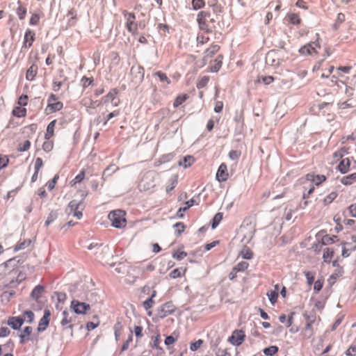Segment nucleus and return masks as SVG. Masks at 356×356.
<instances>
[{
	"instance_id": "obj_1",
	"label": "nucleus",
	"mask_w": 356,
	"mask_h": 356,
	"mask_svg": "<svg viewBox=\"0 0 356 356\" xmlns=\"http://www.w3.org/2000/svg\"><path fill=\"white\" fill-rule=\"evenodd\" d=\"M197 23L199 29L207 33L212 32V29L214 27L216 19L211 17V13L207 10H202L197 15Z\"/></svg>"
},
{
	"instance_id": "obj_2",
	"label": "nucleus",
	"mask_w": 356,
	"mask_h": 356,
	"mask_svg": "<svg viewBox=\"0 0 356 356\" xmlns=\"http://www.w3.org/2000/svg\"><path fill=\"white\" fill-rule=\"evenodd\" d=\"M327 178L323 175H315L314 173H308L305 177L299 179V183L302 186L303 189H307V184H312L315 186H319L322 183L326 181Z\"/></svg>"
},
{
	"instance_id": "obj_3",
	"label": "nucleus",
	"mask_w": 356,
	"mask_h": 356,
	"mask_svg": "<svg viewBox=\"0 0 356 356\" xmlns=\"http://www.w3.org/2000/svg\"><path fill=\"white\" fill-rule=\"evenodd\" d=\"M126 212L121 209L114 210L109 213L108 218L111 225L115 228H124L127 225Z\"/></svg>"
},
{
	"instance_id": "obj_4",
	"label": "nucleus",
	"mask_w": 356,
	"mask_h": 356,
	"mask_svg": "<svg viewBox=\"0 0 356 356\" xmlns=\"http://www.w3.org/2000/svg\"><path fill=\"white\" fill-rule=\"evenodd\" d=\"M122 14L125 19L124 26L126 29L132 35H136L138 33V25L135 13L123 10Z\"/></svg>"
},
{
	"instance_id": "obj_5",
	"label": "nucleus",
	"mask_w": 356,
	"mask_h": 356,
	"mask_svg": "<svg viewBox=\"0 0 356 356\" xmlns=\"http://www.w3.org/2000/svg\"><path fill=\"white\" fill-rule=\"evenodd\" d=\"M240 230L243 234L241 242L245 245L250 243L256 232L255 225L252 223L242 225Z\"/></svg>"
},
{
	"instance_id": "obj_6",
	"label": "nucleus",
	"mask_w": 356,
	"mask_h": 356,
	"mask_svg": "<svg viewBox=\"0 0 356 356\" xmlns=\"http://www.w3.org/2000/svg\"><path fill=\"white\" fill-rule=\"evenodd\" d=\"M321 49V44L318 42V40L314 42H312L302 47L299 49V52L300 54L304 56H316L318 53V50Z\"/></svg>"
},
{
	"instance_id": "obj_7",
	"label": "nucleus",
	"mask_w": 356,
	"mask_h": 356,
	"mask_svg": "<svg viewBox=\"0 0 356 356\" xmlns=\"http://www.w3.org/2000/svg\"><path fill=\"white\" fill-rule=\"evenodd\" d=\"M246 334L243 330H234L228 337L227 341L234 346H240L245 341Z\"/></svg>"
},
{
	"instance_id": "obj_8",
	"label": "nucleus",
	"mask_w": 356,
	"mask_h": 356,
	"mask_svg": "<svg viewBox=\"0 0 356 356\" xmlns=\"http://www.w3.org/2000/svg\"><path fill=\"white\" fill-rule=\"evenodd\" d=\"M119 90L118 88H112L110 91L102 98L104 104L111 102L113 106H118L120 103V98L118 97Z\"/></svg>"
},
{
	"instance_id": "obj_9",
	"label": "nucleus",
	"mask_w": 356,
	"mask_h": 356,
	"mask_svg": "<svg viewBox=\"0 0 356 356\" xmlns=\"http://www.w3.org/2000/svg\"><path fill=\"white\" fill-rule=\"evenodd\" d=\"M70 308L77 314H85L90 309V306L86 302H81L79 300H73L71 302Z\"/></svg>"
},
{
	"instance_id": "obj_10",
	"label": "nucleus",
	"mask_w": 356,
	"mask_h": 356,
	"mask_svg": "<svg viewBox=\"0 0 356 356\" xmlns=\"http://www.w3.org/2000/svg\"><path fill=\"white\" fill-rule=\"evenodd\" d=\"M75 316L70 314L68 311L64 310L62 312V318L60 320V325L64 330L70 328L73 329L72 322L75 321Z\"/></svg>"
},
{
	"instance_id": "obj_11",
	"label": "nucleus",
	"mask_w": 356,
	"mask_h": 356,
	"mask_svg": "<svg viewBox=\"0 0 356 356\" xmlns=\"http://www.w3.org/2000/svg\"><path fill=\"white\" fill-rule=\"evenodd\" d=\"M69 208L70 213L78 219H81L83 216L82 211L83 210V205L82 202H77L76 200H72L69 203Z\"/></svg>"
},
{
	"instance_id": "obj_12",
	"label": "nucleus",
	"mask_w": 356,
	"mask_h": 356,
	"mask_svg": "<svg viewBox=\"0 0 356 356\" xmlns=\"http://www.w3.org/2000/svg\"><path fill=\"white\" fill-rule=\"evenodd\" d=\"M63 103L61 102L58 101V97L55 95L51 94L48 99L47 108L51 112H56L61 110L63 108Z\"/></svg>"
},
{
	"instance_id": "obj_13",
	"label": "nucleus",
	"mask_w": 356,
	"mask_h": 356,
	"mask_svg": "<svg viewBox=\"0 0 356 356\" xmlns=\"http://www.w3.org/2000/svg\"><path fill=\"white\" fill-rule=\"evenodd\" d=\"M216 178L219 182H225L229 179L227 166L225 163L220 165L216 172Z\"/></svg>"
},
{
	"instance_id": "obj_14",
	"label": "nucleus",
	"mask_w": 356,
	"mask_h": 356,
	"mask_svg": "<svg viewBox=\"0 0 356 356\" xmlns=\"http://www.w3.org/2000/svg\"><path fill=\"white\" fill-rule=\"evenodd\" d=\"M220 49V47L216 44H212L208 47L204 53L203 62L204 65L207 63L209 59L211 58Z\"/></svg>"
},
{
	"instance_id": "obj_15",
	"label": "nucleus",
	"mask_w": 356,
	"mask_h": 356,
	"mask_svg": "<svg viewBox=\"0 0 356 356\" xmlns=\"http://www.w3.org/2000/svg\"><path fill=\"white\" fill-rule=\"evenodd\" d=\"M176 307L172 302H167L161 306L159 313L161 318L168 316L172 314Z\"/></svg>"
},
{
	"instance_id": "obj_16",
	"label": "nucleus",
	"mask_w": 356,
	"mask_h": 356,
	"mask_svg": "<svg viewBox=\"0 0 356 356\" xmlns=\"http://www.w3.org/2000/svg\"><path fill=\"white\" fill-rule=\"evenodd\" d=\"M49 317H50V312L49 310H45L44 316L40 320L38 330L39 332L44 331L46 330L47 327L49 325Z\"/></svg>"
},
{
	"instance_id": "obj_17",
	"label": "nucleus",
	"mask_w": 356,
	"mask_h": 356,
	"mask_svg": "<svg viewBox=\"0 0 356 356\" xmlns=\"http://www.w3.org/2000/svg\"><path fill=\"white\" fill-rule=\"evenodd\" d=\"M314 334L312 322H308L302 330L301 336L303 339H309L314 336Z\"/></svg>"
},
{
	"instance_id": "obj_18",
	"label": "nucleus",
	"mask_w": 356,
	"mask_h": 356,
	"mask_svg": "<svg viewBox=\"0 0 356 356\" xmlns=\"http://www.w3.org/2000/svg\"><path fill=\"white\" fill-rule=\"evenodd\" d=\"M178 184V175H172L166 184L165 191L168 194H170L171 191L174 190V188L177 186Z\"/></svg>"
},
{
	"instance_id": "obj_19",
	"label": "nucleus",
	"mask_w": 356,
	"mask_h": 356,
	"mask_svg": "<svg viewBox=\"0 0 356 356\" xmlns=\"http://www.w3.org/2000/svg\"><path fill=\"white\" fill-rule=\"evenodd\" d=\"M222 59L223 56L222 55H218L213 63H211L210 71L213 72H218L222 67Z\"/></svg>"
},
{
	"instance_id": "obj_20",
	"label": "nucleus",
	"mask_w": 356,
	"mask_h": 356,
	"mask_svg": "<svg viewBox=\"0 0 356 356\" xmlns=\"http://www.w3.org/2000/svg\"><path fill=\"white\" fill-rule=\"evenodd\" d=\"M43 165L42 159L37 158L34 162V173L31 177L33 182L35 181L38 179V172Z\"/></svg>"
},
{
	"instance_id": "obj_21",
	"label": "nucleus",
	"mask_w": 356,
	"mask_h": 356,
	"mask_svg": "<svg viewBox=\"0 0 356 356\" xmlns=\"http://www.w3.org/2000/svg\"><path fill=\"white\" fill-rule=\"evenodd\" d=\"M350 166V161L348 158H346L343 159L341 161V162L339 164L338 168L341 173L345 174L349 170Z\"/></svg>"
},
{
	"instance_id": "obj_22",
	"label": "nucleus",
	"mask_w": 356,
	"mask_h": 356,
	"mask_svg": "<svg viewBox=\"0 0 356 356\" xmlns=\"http://www.w3.org/2000/svg\"><path fill=\"white\" fill-rule=\"evenodd\" d=\"M286 19L289 24L293 25H300L302 22L300 15L297 13H289L286 15Z\"/></svg>"
},
{
	"instance_id": "obj_23",
	"label": "nucleus",
	"mask_w": 356,
	"mask_h": 356,
	"mask_svg": "<svg viewBox=\"0 0 356 356\" xmlns=\"http://www.w3.org/2000/svg\"><path fill=\"white\" fill-rule=\"evenodd\" d=\"M8 324L15 330L19 329L22 325V318L11 317L8 319Z\"/></svg>"
},
{
	"instance_id": "obj_24",
	"label": "nucleus",
	"mask_w": 356,
	"mask_h": 356,
	"mask_svg": "<svg viewBox=\"0 0 356 356\" xmlns=\"http://www.w3.org/2000/svg\"><path fill=\"white\" fill-rule=\"evenodd\" d=\"M156 296V291L155 290H152L151 296L149 298H147L145 301L143 302V306L145 310H149L151 309L154 305V300L153 298Z\"/></svg>"
},
{
	"instance_id": "obj_25",
	"label": "nucleus",
	"mask_w": 356,
	"mask_h": 356,
	"mask_svg": "<svg viewBox=\"0 0 356 356\" xmlns=\"http://www.w3.org/2000/svg\"><path fill=\"white\" fill-rule=\"evenodd\" d=\"M44 288L43 286L38 285L32 291L31 296L32 299L38 300L41 295L44 293Z\"/></svg>"
},
{
	"instance_id": "obj_26",
	"label": "nucleus",
	"mask_w": 356,
	"mask_h": 356,
	"mask_svg": "<svg viewBox=\"0 0 356 356\" xmlns=\"http://www.w3.org/2000/svg\"><path fill=\"white\" fill-rule=\"evenodd\" d=\"M187 270L186 268H177L174 269L172 271L170 272L169 274V276L172 279H176L178 277H181V276L184 275L186 272Z\"/></svg>"
},
{
	"instance_id": "obj_27",
	"label": "nucleus",
	"mask_w": 356,
	"mask_h": 356,
	"mask_svg": "<svg viewBox=\"0 0 356 356\" xmlns=\"http://www.w3.org/2000/svg\"><path fill=\"white\" fill-rule=\"evenodd\" d=\"M56 124V120H54L51 121L47 127V131L45 133L44 138L45 139H52L54 135V128Z\"/></svg>"
},
{
	"instance_id": "obj_28",
	"label": "nucleus",
	"mask_w": 356,
	"mask_h": 356,
	"mask_svg": "<svg viewBox=\"0 0 356 356\" xmlns=\"http://www.w3.org/2000/svg\"><path fill=\"white\" fill-rule=\"evenodd\" d=\"M239 256H241L243 259H252L253 258L254 253L250 250V248H249L246 245H244V247L239 252Z\"/></svg>"
},
{
	"instance_id": "obj_29",
	"label": "nucleus",
	"mask_w": 356,
	"mask_h": 356,
	"mask_svg": "<svg viewBox=\"0 0 356 356\" xmlns=\"http://www.w3.org/2000/svg\"><path fill=\"white\" fill-rule=\"evenodd\" d=\"M195 162V159L193 156L188 155L185 157L179 162V165L180 166L184 167V168H187L193 165Z\"/></svg>"
},
{
	"instance_id": "obj_30",
	"label": "nucleus",
	"mask_w": 356,
	"mask_h": 356,
	"mask_svg": "<svg viewBox=\"0 0 356 356\" xmlns=\"http://www.w3.org/2000/svg\"><path fill=\"white\" fill-rule=\"evenodd\" d=\"M38 66L35 64H33L26 71V77L28 80L32 81L38 73Z\"/></svg>"
},
{
	"instance_id": "obj_31",
	"label": "nucleus",
	"mask_w": 356,
	"mask_h": 356,
	"mask_svg": "<svg viewBox=\"0 0 356 356\" xmlns=\"http://www.w3.org/2000/svg\"><path fill=\"white\" fill-rule=\"evenodd\" d=\"M35 32L28 29L24 36V43L26 44L28 43V46L31 47L35 40Z\"/></svg>"
},
{
	"instance_id": "obj_32",
	"label": "nucleus",
	"mask_w": 356,
	"mask_h": 356,
	"mask_svg": "<svg viewBox=\"0 0 356 356\" xmlns=\"http://www.w3.org/2000/svg\"><path fill=\"white\" fill-rule=\"evenodd\" d=\"M334 254V250L332 248H326L323 250V258L325 263H330L332 258Z\"/></svg>"
},
{
	"instance_id": "obj_33",
	"label": "nucleus",
	"mask_w": 356,
	"mask_h": 356,
	"mask_svg": "<svg viewBox=\"0 0 356 356\" xmlns=\"http://www.w3.org/2000/svg\"><path fill=\"white\" fill-rule=\"evenodd\" d=\"M356 181V172L341 178V182L344 185H351Z\"/></svg>"
},
{
	"instance_id": "obj_34",
	"label": "nucleus",
	"mask_w": 356,
	"mask_h": 356,
	"mask_svg": "<svg viewBox=\"0 0 356 356\" xmlns=\"http://www.w3.org/2000/svg\"><path fill=\"white\" fill-rule=\"evenodd\" d=\"M189 98L188 95L187 94H181L179 95L175 99L173 102V106L175 108H177L179 106L182 104Z\"/></svg>"
},
{
	"instance_id": "obj_35",
	"label": "nucleus",
	"mask_w": 356,
	"mask_h": 356,
	"mask_svg": "<svg viewBox=\"0 0 356 356\" xmlns=\"http://www.w3.org/2000/svg\"><path fill=\"white\" fill-rule=\"evenodd\" d=\"M81 103L87 108H95L96 106V102H94L90 97L83 98Z\"/></svg>"
},
{
	"instance_id": "obj_36",
	"label": "nucleus",
	"mask_w": 356,
	"mask_h": 356,
	"mask_svg": "<svg viewBox=\"0 0 356 356\" xmlns=\"http://www.w3.org/2000/svg\"><path fill=\"white\" fill-rule=\"evenodd\" d=\"M85 178V170L81 172L70 181L71 186H75L76 184L81 182Z\"/></svg>"
},
{
	"instance_id": "obj_37",
	"label": "nucleus",
	"mask_w": 356,
	"mask_h": 356,
	"mask_svg": "<svg viewBox=\"0 0 356 356\" xmlns=\"http://www.w3.org/2000/svg\"><path fill=\"white\" fill-rule=\"evenodd\" d=\"M279 350V348L277 346H270L269 347L265 348L263 350V353L266 356H273L275 355Z\"/></svg>"
},
{
	"instance_id": "obj_38",
	"label": "nucleus",
	"mask_w": 356,
	"mask_h": 356,
	"mask_svg": "<svg viewBox=\"0 0 356 356\" xmlns=\"http://www.w3.org/2000/svg\"><path fill=\"white\" fill-rule=\"evenodd\" d=\"M207 33H199L197 36L196 41L197 44L203 45L209 41V38L207 35Z\"/></svg>"
},
{
	"instance_id": "obj_39",
	"label": "nucleus",
	"mask_w": 356,
	"mask_h": 356,
	"mask_svg": "<svg viewBox=\"0 0 356 356\" xmlns=\"http://www.w3.org/2000/svg\"><path fill=\"white\" fill-rule=\"evenodd\" d=\"M154 76L159 77L161 82H165L167 85L170 84V79L168 77L167 74L161 71L156 72Z\"/></svg>"
},
{
	"instance_id": "obj_40",
	"label": "nucleus",
	"mask_w": 356,
	"mask_h": 356,
	"mask_svg": "<svg viewBox=\"0 0 356 356\" xmlns=\"http://www.w3.org/2000/svg\"><path fill=\"white\" fill-rule=\"evenodd\" d=\"M194 200L193 199H191L187 202H186L184 203L185 206L183 207H180L177 211V215L179 216V217H182L183 216V214L181 213V212H184L186 211H187L191 207H192L193 204H194Z\"/></svg>"
},
{
	"instance_id": "obj_41",
	"label": "nucleus",
	"mask_w": 356,
	"mask_h": 356,
	"mask_svg": "<svg viewBox=\"0 0 356 356\" xmlns=\"http://www.w3.org/2000/svg\"><path fill=\"white\" fill-rule=\"evenodd\" d=\"M266 295L270 303L274 305L277 301L279 293H277V291L270 290L267 292Z\"/></svg>"
},
{
	"instance_id": "obj_42",
	"label": "nucleus",
	"mask_w": 356,
	"mask_h": 356,
	"mask_svg": "<svg viewBox=\"0 0 356 356\" xmlns=\"http://www.w3.org/2000/svg\"><path fill=\"white\" fill-rule=\"evenodd\" d=\"M54 148V140L51 139H45L42 144V149L46 152H51Z\"/></svg>"
},
{
	"instance_id": "obj_43",
	"label": "nucleus",
	"mask_w": 356,
	"mask_h": 356,
	"mask_svg": "<svg viewBox=\"0 0 356 356\" xmlns=\"http://www.w3.org/2000/svg\"><path fill=\"white\" fill-rule=\"evenodd\" d=\"M214 3L215 4L211 5V8H212L213 13L216 15H218L223 12V7L218 1H214Z\"/></svg>"
},
{
	"instance_id": "obj_44",
	"label": "nucleus",
	"mask_w": 356,
	"mask_h": 356,
	"mask_svg": "<svg viewBox=\"0 0 356 356\" xmlns=\"http://www.w3.org/2000/svg\"><path fill=\"white\" fill-rule=\"evenodd\" d=\"M222 218H223V214H222V213H220V212L217 213L214 216V217L212 220V225H211V227L213 229H215L219 225V223L222 220Z\"/></svg>"
},
{
	"instance_id": "obj_45",
	"label": "nucleus",
	"mask_w": 356,
	"mask_h": 356,
	"mask_svg": "<svg viewBox=\"0 0 356 356\" xmlns=\"http://www.w3.org/2000/svg\"><path fill=\"white\" fill-rule=\"evenodd\" d=\"M174 228L175 229L176 235L180 236L184 232L186 226L183 222H179L174 225Z\"/></svg>"
},
{
	"instance_id": "obj_46",
	"label": "nucleus",
	"mask_w": 356,
	"mask_h": 356,
	"mask_svg": "<svg viewBox=\"0 0 356 356\" xmlns=\"http://www.w3.org/2000/svg\"><path fill=\"white\" fill-rule=\"evenodd\" d=\"M249 267V264L246 261H241L233 267L238 273L246 270Z\"/></svg>"
},
{
	"instance_id": "obj_47",
	"label": "nucleus",
	"mask_w": 356,
	"mask_h": 356,
	"mask_svg": "<svg viewBox=\"0 0 356 356\" xmlns=\"http://www.w3.org/2000/svg\"><path fill=\"white\" fill-rule=\"evenodd\" d=\"M341 245H342V253H341V255L343 257H348L350 254V252L351 251H354L355 250V247L353 248H346V245H348V243L346 242H342L341 243Z\"/></svg>"
},
{
	"instance_id": "obj_48",
	"label": "nucleus",
	"mask_w": 356,
	"mask_h": 356,
	"mask_svg": "<svg viewBox=\"0 0 356 356\" xmlns=\"http://www.w3.org/2000/svg\"><path fill=\"white\" fill-rule=\"evenodd\" d=\"M307 189L306 191L304 189L302 194V198L305 200L309 198L310 195L312 194L315 190V187L312 184H307Z\"/></svg>"
},
{
	"instance_id": "obj_49",
	"label": "nucleus",
	"mask_w": 356,
	"mask_h": 356,
	"mask_svg": "<svg viewBox=\"0 0 356 356\" xmlns=\"http://www.w3.org/2000/svg\"><path fill=\"white\" fill-rule=\"evenodd\" d=\"M192 7L194 10H199L205 6L204 0H192Z\"/></svg>"
},
{
	"instance_id": "obj_50",
	"label": "nucleus",
	"mask_w": 356,
	"mask_h": 356,
	"mask_svg": "<svg viewBox=\"0 0 356 356\" xmlns=\"http://www.w3.org/2000/svg\"><path fill=\"white\" fill-rule=\"evenodd\" d=\"M209 81V77L208 76H204L200 79L197 83V88L198 89L205 87Z\"/></svg>"
},
{
	"instance_id": "obj_51",
	"label": "nucleus",
	"mask_w": 356,
	"mask_h": 356,
	"mask_svg": "<svg viewBox=\"0 0 356 356\" xmlns=\"http://www.w3.org/2000/svg\"><path fill=\"white\" fill-rule=\"evenodd\" d=\"M333 243H334L333 238L331 237L330 235L327 234V235H325L324 236H323L321 241L318 242V244L320 245V248H321L322 245H329V244H332Z\"/></svg>"
},
{
	"instance_id": "obj_52",
	"label": "nucleus",
	"mask_w": 356,
	"mask_h": 356,
	"mask_svg": "<svg viewBox=\"0 0 356 356\" xmlns=\"http://www.w3.org/2000/svg\"><path fill=\"white\" fill-rule=\"evenodd\" d=\"M132 334H133V331L131 330L130 334L128 337V339L126 340V341L124 342L123 345L122 346V348H121L122 352L125 351L129 348L130 343H131L133 341V335Z\"/></svg>"
},
{
	"instance_id": "obj_53",
	"label": "nucleus",
	"mask_w": 356,
	"mask_h": 356,
	"mask_svg": "<svg viewBox=\"0 0 356 356\" xmlns=\"http://www.w3.org/2000/svg\"><path fill=\"white\" fill-rule=\"evenodd\" d=\"M58 217V214L56 211H52L49 214L47 219L45 221V226H49L51 223H52Z\"/></svg>"
},
{
	"instance_id": "obj_54",
	"label": "nucleus",
	"mask_w": 356,
	"mask_h": 356,
	"mask_svg": "<svg viewBox=\"0 0 356 356\" xmlns=\"http://www.w3.org/2000/svg\"><path fill=\"white\" fill-rule=\"evenodd\" d=\"M58 179L59 176L56 175L52 179L47 181L46 186L47 187L48 190L51 191L54 188Z\"/></svg>"
},
{
	"instance_id": "obj_55",
	"label": "nucleus",
	"mask_w": 356,
	"mask_h": 356,
	"mask_svg": "<svg viewBox=\"0 0 356 356\" xmlns=\"http://www.w3.org/2000/svg\"><path fill=\"white\" fill-rule=\"evenodd\" d=\"M204 343V341L202 339H198L195 342H192L190 345V349L192 351L197 350Z\"/></svg>"
},
{
	"instance_id": "obj_56",
	"label": "nucleus",
	"mask_w": 356,
	"mask_h": 356,
	"mask_svg": "<svg viewBox=\"0 0 356 356\" xmlns=\"http://www.w3.org/2000/svg\"><path fill=\"white\" fill-rule=\"evenodd\" d=\"M343 267L342 266H339V268H337L335 270L334 273H333L330 275V279L335 280L337 278H339L340 276H341L343 275Z\"/></svg>"
},
{
	"instance_id": "obj_57",
	"label": "nucleus",
	"mask_w": 356,
	"mask_h": 356,
	"mask_svg": "<svg viewBox=\"0 0 356 356\" xmlns=\"http://www.w3.org/2000/svg\"><path fill=\"white\" fill-rule=\"evenodd\" d=\"M121 330H122V325H121L120 323H117L114 325L115 338L117 341H119V339H120V337L121 335Z\"/></svg>"
},
{
	"instance_id": "obj_58",
	"label": "nucleus",
	"mask_w": 356,
	"mask_h": 356,
	"mask_svg": "<svg viewBox=\"0 0 356 356\" xmlns=\"http://www.w3.org/2000/svg\"><path fill=\"white\" fill-rule=\"evenodd\" d=\"M34 319V314L31 311L24 312V321L31 323Z\"/></svg>"
},
{
	"instance_id": "obj_59",
	"label": "nucleus",
	"mask_w": 356,
	"mask_h": 356,
	"mask_svg": "<svg viewBox=\"0 0 356 356\" xmlns=\"http://www.w3.org/2000/svg\"><path fill=\"white\" fill-rule=\"evenodd\" d=\"M67 15L70 17V25L72 26L74 24V20L76 19V10L74 8H71L68 13Z\"/></svg>"
},
{
	"instance_id": "obj_60",
	"label": "nucleus",
	"mask_w": 356,
	"mask_h": 356,
	"mask_svg": "<svg viewBox=\"0 0 356 356\" xmlns=\"http://www.w3.org/2000/svg\"><path fill=\"white\" fill-rule=\"evenodd\" d=\"M93 78L92 77H86V76H83L82 79H81V85L83 86V88H86L87 87H88L89 86H90L92 82H93Z\"/></svg>"
},
{
	"instance_id": "obj_61",
	"label": "nucleus",
	"mask_w": 356,
	"mask_h": 356,
	"mask_svg": "<svg viewBox=\"0 0 356 356\" xmlns=\"http://www.w3.org/2000/svg\"><path fill=\"white\" fill-rule=\"evenodd\" d=\"M40 19V14L33 13L31 17V19L29 20V24L31 25H33V26L37 25L39 23Z\"/></svg>"
},
{
	"instance_id": "obj_62",
	"label": "nucleus",
	"mask_w": 356,
	"mask_h": 356,
	"mask_svg": "<svg viewBox=\"0 0 356 356\" xmlns=\"http://www.w3.org/2000/svg\"><path fill=\"white\" fill-rule=\"evenodd\" d=\"M337 193L336 192H332L325 197L324 202L325 204H330L334 199L337 198Z\"/></svg>"
},
{
	"instance_id": "obj_63",
	"label": "nucleus",
	"mask_w": 356,
	"mask_h": 356,
	"mask_svg": "<svg viewBox=\"0 0 356 356\" xmlns=\"http://www.w3.org/2000/svg\"><path fill=\"white\" fill-rule=\"evenodd\" d=\"M187 256V253L184 251H177L172 255L173 258L177 260H182Z\"/></svg>"
},
{
	"instance_id": "obj_64",
	"label": "nucleus",
	"mask_w": 356,
	"mask_h": 356,
	"mask_svg": "<svg viewBox=\"0 0 356 356\" xmlns=\"http://www.w3.org/2000/svg\"><path fill=\"white\" fill-rule=\"evenodd\" d=\"M305 275L307 278V282L309 285H312L314 282V274L310 271L305 273Z\"/></svg>"
}]
</instances>
